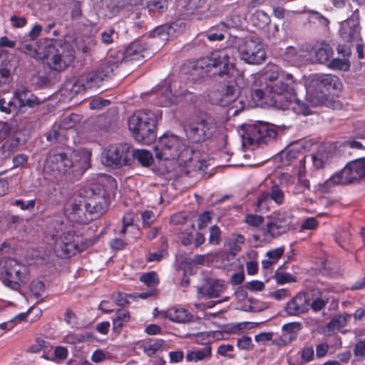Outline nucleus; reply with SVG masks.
Masks as SVG:
<instances>
[{
    "label": "nucleus",
    "mask_w": 365,
    "mask_h": 365,
    "mask_svg": "<svg viewBox=\"0 0 365 365\" xmlns=\"http://www.w3.org/2000/svg\"><path fill=\"white\" fill-rule=\"evenodd\" d=\"M301 329V324L299 322L288 323L282 327L284 343H291L297 337L298 331Z\"/></svg>",
    "instance_id": "obj_33"
},
{
    "label": "nucleus",
    "mask_w": 365,
    "mask_h": 365,
    "mask_svg": "<svg viewBox=\"0 0 365 365\" xmlns=\"http://www.w3.org/2000/svg\"><path fill=\"white\" fill-rule=\"evenodd\" d=\"M122 58L119 62L125 61H140L149 57L150 52L148 51L145 44L141 41H135L131 43L121 55Z\"/></svg>",
    "instance_id": "obj_21"
},
{
    "label": "nucleus",
    "mask_w": 365,
    "mask_h": 365,
    "mask_svg": "<svg viewBox=\"0 0 365 365\" xmlns=\"http://www.w3.org/2000/svg\"><path fill=\"white\" fill-rule=\"evenodd\" d=\"M300 82L292 74L282 73L277 82L267 84L275 104L279 107L287 106L294 98Z\"/></svg>",
    "instance_id": "obj_8"
},
{
    "label": "nucleus",
    "mask_w": 365,
    "mask_h": 365,
    "mask_svg": "<svg viewBox=\"0 0 365 365\" xmlns=\"http://www.w3.org/2000/svg\"><path fill=\"white\" fill-rule=\"evenodd\" d=\"M129 312L119 309L115 313V317L113 319V329L116 333H120L123 325L130 320Z\"/></svg>",
    "instance_id": "obj_37"
},
{
    "label": "nucleus",
    "mask_w": 365,
    "mask_h": 365,
    "mask_svg": "<svg viewBox=\"0 0 365 365\" xmlns=\"http://www.w3.org/2000/svg\"><path fill=\"white\" fill-rule=\"evenodd\" d=\"M329 300V297H319L314 299L313 302L309 304V307H311L314 312H317L324 308Z\"/></svg>",
    "instance_id": "obj_52"
},
{
    "label": "nucleus",
    "mask_w": 365,
    "mask_h": 365,
    "mask_svg": "<svg viewBox=\"0 0 365 365\" xmlns=\"http://www.w3.org/2000/svg\"><path fill=\"white\" fill-rule=\"evenodd\" d=\"M276 136L277 131L272 125L258 122L246 126L245 132L242 135V143L245 146L249 145L255 148L262 144L273 141Z\"/></svg>",
    "instance_id": "obj_9"
},
{
    "label": "nucleus",
    "mask_w": 365,
    "mask_h": 365,
    "mask_svg": "<svg viewBox=\"0 0 365 365\" xmlns=\"http://www.w3.org/2000/svg\"><path fill=\"white\" fill-rule=\"evenodd\" d=\"M221 98L219 99V103L222 106H228L234 102L239 95L240 91L236 88L232 81H227V83L222 87Z\"/></svg>",
    "instance_id": "obj_27"
},
{
    "label": "nucleus",
    "mask_w": 365,
    "mask_h": 365,
    "mask_svg": "<svg viewBox=\"0 0 365 365\" xmlns=\"http://www.w3.org/2000/svg\"><path fill=\"white\" fill-rule=\"evenodd\" d=\"M45 289L44 283L38 279L33 280L30 284V292L36 299L43 296Z\"/></svg>",
    "instance_id": "obj_44"
},
{
    "label": "nucleus",
    "mask_w": 365,
    "mask_h": 365,
    "mask_svg": "<svg viewBox=\"0 0 365 365\" xmlns=\"http://www.w3.org/2000/svg\"><path fill=\"white\" fill-rule=\"evenodd\" d=\"M274 279L277 283L279 284H284L285 283L296 281L295 277L292 274L283 272H276Z\"/></svg>",
    "instance_id": "obj_53"
},
{
    "label": "nucleus",
    "mask_w": 365,
    "mask_h": 365,
    "mask_svg": "<svg viewBox=\"0 0 365 365\" xmlns=\"http://www.w3.org/2000/svg\"><path fill=\"white\" fill-rule=\"evenodd\" d=\"M173 31L172 26L168 25H162L156 27L151 31L150 36L155 38L158 37L162 41L168 40L171 32Z\"/></svg>",
    "instance_id": "obj_42"
},
{
    "label": "nucleus",
    "mask_w": 365,
    "mask_h": 365,
    "mask_svg": "<svg viewBox=\"0 0 365 365\" xmlns=\"http://www.w3.org/2000/svg\"><path fill=\"white\" fill-rule=\"evenodd\" d=\"M165 341L160 339L150 340L143 345V351L148 356L153 355L163 349Z\"/></svg>",
    "instance_id": "obj_39"
},
{
    "label": "nucleus",
    "mask_w": 365,
    "mask_h": 365,
    "mask_svg": "<svg viewBox=\"0 0 365 365\" xmlns=\"http://www.w3.org/2000/svg\"><path fill=\"white\" fill-rule=\"evenodd\" d=\"M334 52L331 46L325 42L317 43L311 51V55L314 61L324 63L330 59Z\"/></svg>",
    "instance_id": "obj_26"
},
{
    "label": "nucleus",
    "mask_w": 365,
    "mask_h": 365,
    "mask_svg": "<svg viewBox=\"0 0 365 365\" xmlns=\"http://www.w3.org/2000/svg\"><path fill=\"white\" fill-rule=\"evenodd\" d=\"M81 192H83L86 205H87L91 216H95L96 218L106 211L108 202L104 190H99L96 192L94 187H92L88 190H81Z\"/></svg>",
    "instance_id": "obj_17"
},
{
    "label": "nucleus",
    "mask_w": 365,
    "mask_h": 365,
    "mask_svg": "<svg viewBox=\"0 0 365 365\" xmlns=\"http://www.w3.org/2000/svg\"><path fill=\"white\" fill-rule=\"evenodd\" d=\"M78 120V115L76 114H71L69 116H66L61 122L59 127L63 130L71 128L74 126L75 123Z\"/></svg>",
    "instance_id": "obj_55"
},
{
    "label": "nucleus",
    "mask_w": 365,
    "mask_h": 365,
    "mask_svg": "<svg viewBox=\"0 0 365 365\" xmlns=\"http://www.w3.org/2000/svg\"><path fill=\"white\" fill-rule=\"evenodd\" d=\"M280 108L282 109L290 108L297 114H302L304 115L311 114V109L309 108V106L304 101L296 98V96L292 100V102H289L287 106Z\"/></svg>",
    "instance_id": "obj_36"
},
{
    "label": "nucleus",
    "mask_w": 365,
    "mask_h": 365,
    "mask_svg": "<svg viewBox=\"0 0 365 365\" xmlns=\"http://www.w3.org/2000/svg\"><path fill=\"white\" fill-rule=\"evenodd\" d=\"M287 231L284 227L270 219L265 227L262 228L263 240L264 242H270Z\"/></svg>",
    "instance_id": "obj_28"
},
{
    "label": "nucleus",
    "mask_w": 365,
    "mask_h": 365,
    "mask_svg": "<svg viewBox=\"0 0 365 365\" xmlns=\"http://www.w3.org/2000/svg\"><path fill=\"white\" fill-rule=\"evenodd\" d=\"M115 34V29L110 28L101 34V42L106 45L113 42V36Z\"/></svg>",
    "instance_id": "obj_60"
},
{
    "label": "nucleus",
    "mask_w": 365,
    "mask_h": 365,
    "mask_svg": "<svg viewBox=\"0 0 365 365\" xmlns=\"http://www.w3.org/2000/svg\"><path fill=\"white\" fill-rule=\"evenodd\" d=\"M130 238V235L129 234L120 235L119 237L112 239L110 241L109 245L113 250H122L128 244Z\"/></svg>",
    "instance_id": "obj_43"
},
{
    "label": "nucleus",
    "mask_w": 365,
    "mask_h": 365,
    "mask_svg": "<svg viewBox=\"0 0 365 365\" xmlns=\"http://www.w3.org/2000/svg\"><path fill=\"white\" fill-rule=\"evenodd\" d=\"M329 68L339 71H347L349 69L350 63L347 58H334L329 65Z\"/></svg>",
    "instance_id": "obj_46"
},
{
    "label": "nucleus",
    "mask_w": 365,
    "mask_h": 365,
    "mask_svg": "<svg viewBox=\"0 0 365 365\" xmlns=\"http://www.w3.org/2000/svg\"><path fill=\"white\" fill-rule=\"evenodd\" d=\"M84 340L83 334L69 333L63 337V341L66 344H76Z\"/></svg>",
    "instance_id": "obj_58"
},
{
    "label": "nucleus",
    "mask_w": 365,
    "mask_h": 365,
    "mask_svg": "<svg viewBox=\"0 0 365 365\" xmlns=\"http://www.w3.org/2000/svg\"><path fill=\"white\" fill-rule=\"evenodd\" d=\"M143 225L150 227L155 220V215L150 210H145L142 213Z\"/></svg>",
    "instance_id": "obj_63"
},
{
    "label": "nucleus",
    "mask_w": 365,
    "mask_h": 365,
    "mask_svg": "<svg viewBox=\"0 0 365 365\" xmlns=\"http://www.w3.org/2000/svg\"><path fill=\"white\" fill-rule=\"evenodd\" d=\"M65 136L64 130L60 128L58 130L53 129L46 136L49 142L61 141Z\"/></svg>",
    "instance_id": "obj_59"
},
{
    "label": "nucleus",
    "mask_w": 365,
    "mask_h": 365,
    "mask_svg": "<svg viewBox=\"0 0 365 365\" xmlns=\"http://www.w3.org/2000/svg\"><path fill=\"white\" fill-rule=\"evenodd\" d=\"M13 101L16 113H24L27 108H34L40 103V100L26 87H21L14 92Z\"/></svg>",
    "instance_id": "obj_19"
},
{
    "label": "nucleus",
    "mask_w": 365,
    "mask_h": 365,
    "mask_svg": "<svg viewBox=\"0 0 365 365\" xmlns=\"http://www.w3.org/2000/svg\"><path fill=\"white\" fill-rule=\"evenodd\" d=\"M285 200V195L279 185L273 184L269 191L260 193L255 202V211L264 212L269 210V205L274 202L277 205H282Z\"/></svg>",
    "instance_id": "obj_18"
},
{
    "label": "nucleus",
    "mask_w": 365,
    "mask_h": 365,
    "mask_svg": "<svg viewBox=\"0 0 365 365\" xmlns=\"http://www.w3.org/2000/svg\"><path fill=\"white\" fill-rule=\"evenodd\" d=\"M132 158L145 168L150 166L153 162L152 153L144 149L131 150V158Z\"/></svg>",
    "instance_id": "obj_34"
},
{
    "label": "nucleus",
    "mask_w": 365,
    "mask_h": 365,
    "mask_svg": "<svg viewBox=\"0 0 365 365\" xmlns=\"http://www.w3.org/2000/svg\"><path fill=\"white\" fill-rule=\"evenodd\" d=\"M86 90L84 84L82 83L81 78L79 77L75 82L66 83L61 92L63 96H66L68 99L71 100L77 95L84 92Z\"/></svg>",
    "instance_id": "obj_29"
},
{
    "label": "nucleus",
    "mask_w": 365,
    "mask_h": 365,
    "mask_svg": "<svg viewBox=\"0 0 365 365\" xmlns=\"http://www.w3.org/2000/svg\"><path fill=\"white\" fill-rule=\"evenodd\" d=\"M13 205L19 207L22 210H31L36 205V200H29L26 202L22 199H18L13 202Z\"/></svg>",
    "instance_id": "obj_57"
},
{
    "label": "nucleus",
    "mask_w": 365,
    "mask_h": 365,
    "mask_svg": "<svg viewBox=\"0 0 365 365\" xmlns=\"http://www.w3.org/2000/svg\"><path fill=\"white\" fill-rule=\"evenodd\" d=\"M217 129L215 118L210 114L203 113L195 117L188 125L187 133L195 143L209 139Z\"/></svg>",
    "instance_id": "obj_12"
},
{
    "label": "nucleus",
    "mask_w": 365,
    "mask_h": 365,
    "mask_svg": "<svg viewBox=\"0 0 365 365\" xmlns=\"http://www.w3.org/2000/svg\"><path fill=\"white\" fill-rule=\"evenodd\" d=\"M155 95V100L154 103L159 106L167 107L178 102V98L185 93H173L170 86L166 83L158 86V87L151 92L150 96Z\"/></svg>",
    "instance_id": "obj_20"
},
{
    "label": "nucleus",
    "mask_w": 365,
    "mask_h": 365,
    "mask_svg": "<svg viewBox=\"0 0 365 365\" xmlns=\"http://www.w3.org/2000/svg\"><path fill=\"white\" fill-rule=\"evenodd\" d=\"M319 225V222L315 217H308L302 222L301 230H314Z\"/></svg>",
    "instance_id": "obj_62"
},
{
    "label": "nucleus",
    "mask_w": 365,
    "mask_h": 365,
    "mask_svg": "<svg viewBox=\"0 0 365 365\" xmlns=\"http://www.w3.org/2000/svg\"><path fill=\"white\" fill-rule=\"evenodd\" d=\"M237 346L240 349L250 351L253 348V344L251 337L243 336L237 339Z\"/></svg>",
    "instance_id": "obj_56"
},
{
    "label": "nucleus",
    "mask_w": 365,
    "mask_h": 365,
    "mask_svg": "<svg viewBox=\"0 0 365 365\" xmlns=\"http://www.w3.org/2000/svg\"><path fill=\"white\" fill-rule=\"evenodd\" d=\"M91 152L74 151L70 155L63 151L51 150L45 160L44 178L56 182L64 180L73 167L84 170L89 167Z\"/></svg>",
    "instance_id": "obj_3"
},
{
    "label": "nucleus",
    "mask_w": 365,
    "mask_h": 365,
    "mask_svg": "<svg viewBox=\"0 0 365 365\" xmlns=\"http://www.w3.org/2000/svg\"><path fill=\"white\" fill-rule=\"evenodd\" d=\"M46 238L59 257H69L86 248L81 237L75 235L72 232H63V224L60 220L49 225Z\"/></svg>",
    "instance_id": "obj_4"
},
{
    "label": "nucleus",
    "mask_w": 365,
    "mask_h": 365,
    "mask_svg": "<svg viewBox=\"0 0 365 365\" xmlns=\"http://www.w3.org/2000/svg\"><path fill=\"white\" fill-rule=\"evenodd\" d=\"M137 215L134 212L128 211L125 213L122 218V227L118 231L119 235H130L131 239L137 238L139 233L138 227L135 225Z\"/></svg>",
    "instance_id": "obj_24"
},
{
    "label": "nucleus",
    "mask_w": 365,
    "mask_h": 365,
    "mask_svg": "<svg viewBox=\"0 0 365 365\" xmlns=\"http://www.w3.org/2000/svg\"><path fill=\"white\" fill-rule=\"evenodd\" d=\"M360 135L362 141H359L356 140H349L345 143L346 146L349 147L350 148L354 150H365V137L364 136L363 130L362 133H361Z\"/></svg>",
    "instance_id": "obj_54"
},
{
    "label": "nucleus",
    "mask_w": 365,
    "mask_h": 365,
    "mask_svg": "<svg viewBox=\"0 0 365 365\" xmlns=\"http://www.w3.org/2000/svg\"><path fill=\"white\" fill-rule=\"evenodd\" d=\"M341 83L339 78L331 74L315 76L306 86V99L310 106H317L327 100L330 89H339Z\"/></svg>",
    "instance_id": "obj_7"
},
{
    "label": "nucleus",
    "mask_w": 365,
    "mask_h": 365,
    "mask_svg": "<svg viewBox=\"0 0 365 365\" xmlns=\"http://www.w3.org/2000/svg\"><path fill=\"white\" fill-rule=\"evenodd\" d=\"M224 283L219 279H210L205 285L197 289L198 298L207 299L220 297L224 290Z\"/></svg>",
    "instance_id": "obj_22"
},
{
    "label": "nucleus",
    "mask_w": 365,
    "mask_h": 365,
    "mask_svg": "<svg viewBox=\"0 0 365 365\" xmlns=\"http://www.w3.org/2000/svg\"><path fill=\"white\" fill-rule=\"evenodd\" d=\"M339 33L344 41L351 42L355 41L359 36L358 24L350 19L344 21L341 24Z\"/></svg>",
    "instance_id": "obj_25"
},
{
    "label": "nucleus",
    "mask_w": 365,
    "mask_h": 365,
    "mask_svg": "<svg viewBox=\"0 0 365 365\" xmlns=\"http://www.w3.org/2000/svg\"><path fill=\"white\" fill-rule=\"evenodd\" d=\"M155 153L159 160H179V164L192 159V151L185 145V140L171 133H165L158 139Z\"/></svg>",
    "instance_id": "obj_6"
},
{
    "label": "nucleus",
    "mask_w": 365,
    "mask_h": 365,
    "mask_svg": "<svg viewBox=\"0 0 365 365\" xmlns=\"http://www.w3.org/2000/svg\"><path fill=\"white\" fill-rule=\"evenodd\" d=\"M65 209L71 220L78 223L86 224L95 218L91 215L81 192L66 205Z\"/></svg>",
    "instance_id": "obj_16"
},
{
    "label": "nucleus",
    "mask_w": 365,
    "mask_h": 365,
    "mask_svg": "<svg viewBox=\"0 0 365 365\" xmlns=\"http://www.w3.org/2000/svg\"><path fill=\"white\" fill-rule=\"evenodd\" d=\"M309 308V301L306 294H298L287 302L286 312L290 316H297L307 312Z\"/></svg>",
    "instance_id": "obj_23"
},
{
    "label": "nucleus",
    "mask_w": 365,
    "mask_h": 365,
    "mask_svg": "<svg viewBox=\"0 0 365 365\" xmlns=\"http://www.w3.org/2000/svg\"><path fill=\"white\" fill-rule=\"evenodd\" d=\"M19 49L31 57L43 61L49 68L62 71L74 61V50L67 43L41 41L36 43L23 42Z\"/></svg>",
    "instance_id": "obj_2"
},
{
    "label": "nucleus",
    "mask_w": 365,
    "mask_h": 365,
    "mask_svg": "<svg viewBox=\"0 0 365 365\" xmlns=\"http://www.w3.org/2000/svg\"><path fill=\"white\" fill-rule=\"evenodd\" d=\"M140 280L148 287H155L159 283V279L157 274L155 272H150L143 274Z\"/></svg>",
    "instance_id": "obj_47"
},
{
    "label": "nucleus",
    "mask_w": 365,
    "mask_h": 365,
    "mask_svg": "<svg viewBox=\"0 0 365 365\" xmlns=\"http://www.w3.org/2000/svg\"><path fill=\"white\" fill-rule=\"evenodd\" d=\"M217 27L220 29V32H212V31H210L207 34V38L210 41H222L225 38V34L227 29V26L225 24L221 23L217 26Z\"/></svg>",
    "instance_id": "obj_48"
},
{
    "label": "nucleus",
    "mask_w": 365,
    "mask_h": 365,
    "mask_svg": "<svg viewBox=\"0 0 365 365\" xmlns=\"http://www.w3.org/2000/svg\"><path fill=\"white\" fill-rule=\"evenodd\" d=\"M166 317L178 323H186L192 319V315L183 308H170L166 312Z\"/></svg>",
    "instance_id": "obj_30"
},
{
    "label": "nucleus",
    "mask_w": 365,
    "mask_h": 365,
    "mask_svg": "<svg viewBox=\"0 0 365 365\" xmlns=\"http://www.w3.org/2000/svg\"><path fill=\"white\" fill-rule=\"evenodd\" d=\"M245 242V237L240 234L234 233L231 235L228 245L230 252L232 255H235L242 250V245Z\"/></svg>",
    "instance_id": "obj_41"
},
{
    "label": "nucleus",
    "mask_w": 365,
    "mask_h": 365,
    "mask_svg": "<svg viewBox=\"0 0 365 365\" xmlns=\"http://www.w3.org/2000/svg\"><path fill=\"white\" fill-rule=\"evenodd\" d=\"M150 11L162 14L168 9L167 0H151L148 4Z\"/></svg>",
    "instance_id": "obj_45"
},
{
    "label": "nucleus",
    "mask_w": 365,
    "mask_h": 365,
    "mask_svg": "<svg viewBox=\"0 0 365 365\" xmlns=\"http://www.w3.org/2000/svg\"><path fill=\"white\" fill-rule=\"evenodd\" d=\"M101 160L104 165L113 168L130 165L131 148L127 143L111 145L102 152Z\"/></svg>",
    "instance_id": "obj_14"
},
{
    "label": "nucleus",
    "mask_w": 365,
    "mask_h": 365,
    "mask_svg": "<svg viewBox=\"0 0 365 365\" xmlns=\"http://www.w3.org/2000/svg\"><path fill=\"white\" fill-rule=\"evenodd\" d=\"M365 178V158L349 162L341 171L332 175L324 183L326 189Z\"/></svg>",
    "instance_id": "obj_10"
},
{
    "label": "nucleus",
    "mask_w": 365,
    "mask_h": 365,
    "mask_svg": "<svg viewBox=\"0 0 365 365\" xmlns=\"http://www.w3.org/2000/svg\"><path fill=\"white\" fill-rule=\"evenodd\" d=\"M211 354V346H205L202 349L189 351L186 355V360L191 362H197L199 361L210 358Z\"/></svg>",
    "instance_id": "obj_35"
},
{
    "label": "nucleus",
    "mask_w": 365,
    "mask_h": 365,
    "mask_svg": "<svg viewBox=\"0 0 365 365\" xmlns=\"http://www.w3.org/2000/svg\"><path fill=\"white\" fill-rule=\"evenodd\" d=\"M160 117L158 110H138L128 118V129L135 140L149 145L156 138V126Z\"/></svg>",
    "instance_id": "obj_5"
},
{
    "label": "nucleus",
    "mask_w": 365,
    "mask_h": 365,
    "mask_svg": "<svg viewBox=\"0 0 365 365\" xmlns=\"http://www.w3.org/2000/svg\"><path fill=\"white\" fill-rule=\"evenodd\" d=\"M161 241L163 245V247L162 248V250H160L159 251L149 253L148 255V257H147V260L148 262L160 261L167 254V252H166L167 241L165 238H161Z\"/></svg>",
    "instance_id": "obj_50"
},
{
    "label": "nucleus",
    "mask_w": 365,
    "mask_h": 365,
    "mask_svg": "<svg viewBox=\"0 0 365 365\" xmlns=\"http://www.w3.org/2000/svg\"><path fill=\"white\" fill-rule=\"evenodd\" d=\"M221 240V231L217 225H213L210 228L209 244L217 245Z\"/></svg>",
    "instance_id": "obj_51"
},
{
    "label": "nucleus",
    "mask_w": 365,
    "mask_h": 365,
    "mask_svg": "<svg viewBox=\"0 0 365 365\" xmlns=\"http://www.w3.org/2000/svg\"><path fill=\"white\" fill-rule=\"evenodd\" d=\"M119 61H115L111 56L106 61L93 71L83 73L80 77L86 89L99 88L106 78L110 77L113 71L118 67Z\"/></svg>",
    "instance_id": "obj_13"
},
{
    "label": "nucleus",
    "mask_w": 365,
    "mask_h": 365,
    "mask_svg": "<svg viewBox=\"0 0 365 365\" xmlns=\"http://www.w3.org/2000/svg\"><path fill=\"white\" fill-rule=\"evenodd\" d=\"M234 51L227 48L222 51H216L210 56L201 58L188 66V78L195 81L205 76L218 75L226 77L232 81L236 88H240L247 85L244 73L235 70L234 64Z\"/></svg>",
    "instance_id": "obj_1"
},
{
    "label": "nucleus",
    "mask_w": 365,
    "mask_h": 365,
    "mask_svg": "<svg viewBox=\"0 0 365 365\" xmlns=\"http://www.w3.org/2000/svg\"><path fill=\"white\" fill-rule=\"evenodd\" d=\"M347 314H338L334 316L327 324L322 332L327 335H331L340 329L344 327L347 324Z\"/></svg>",
    "instance_id": "obj_31"
},
{
    "label": "nucleus",
    "mask_w": 365,
    "mask_h": 365,
    "mask_svg": "<svg viewBox=\"0 0 365 365\" xmlns=\"http://www.w3.org/2000/svg\"><path fill=\"white\" fill-rule=\"evenodd\" d=\"M1 272L5 275L4 283L14 290H18L21 284L26 283L29 269L26 266L15 259L9 258L0 262Z\"/></svg>",
    "instance_id": "obj_11"
},
{
    "label": "nucleus",
    "mask_w": 365,
    "mask_h": 365,
    "mask_svg": "<svg viewBox=\"0 0 365 365\" xmlns=\"http://www.w3.org/2000/svg\"><path fill=\"white\" fill-rule=\"evenodd\" d=\"M237 51L242 60L250 64H261L266 58V52L261 42L252 39L240 40Z\"/></svg>",
    "instance_id": "obj_15"
},
{
    "label": "nucleus",
    "mask_w": 365,
    "mask_h": 365,
    "mask_svg": "<svg viewBox=\"0 0 365 365\" xmlns=\"http://www.w3.org/2000/svg\"><path fill=\"white\" fill-rule=\"evenodd\" d=\"M298 354L302 359V361L306 363L311 362L314 359V350L312 346H304L299 352Z\"/></svg>",
    "instance_id": "obj_49"
},
{
    "label": "nucleus",
    "mask_w": 365,
    "mask_h": 365,
    "mask_svg": "<svg viewBox=\"0 0 365 365\" xmlns=\"http://www.w3.org/2000/svg\"><path fill=\"white\" fill-rule=\"evenodd\" d=\"M286 71H283L277 65H268L264 68V72L262 73L260 79L265 82L269 81L270 84L277 82L281 78L282 73Z\"/></svg>",
    "instance_id": "obj_32"
},
{
    "label": "nucleus",
    "mask_w": 365,
    "mask_h": 365,
    "mask_svg": "<svg viewBox=\"0 0 365 365\" xmlns=\"http://www.w3.org/2000/svg\"><path fill=\"white\" fill-rule=\"evenodd\" d=\"M354 354L356 357L361 358L365 356V341L360 340L359 341L354 348Z\"/></svg>",
    "instance_id": "obj_64"
},
{
    "label": "nucleus",
    "mask_w": 365,
    "mask_h": 365,
    "mask_svg": "<svg viewBox=\"0 0 365 365\" xmlns=\"http://www.w3.org/2000/svg\"><path fill=\"white\" fill-rule=\"evenodd\" d=\"M252 24L259 29L265 28L270 23L269 16L262 10H257L252 16Z\"/></svg>",
    "instance_id": "obj_38"
},
{
    "label": "nucleus",
    "mask_w": 365,
    "mask_h": 365,
    "mask_svg": "<svg viewBox=\"0 0 365 365\" xmlns=\"http://www.w3.org/2000/svg\"><path fill=\"white\" fill-rule=\"evenodd\" d=\"M271 219L279 225L284 227L286 230H289L292 222V215L289 212L279 210L274 213Z\"/></svg>",
    "instance_id": "obj_40"
},
{
    "label": "nucleus",
    "mask_w": 365,
    "mask_h": 365,
    "mask_svg": "<svg viewBox=\"0 0 365 365\" xmlns=\"http://www.w3.org/2000/svg\"><path fill=\"white\" fill-rule=\"evenodd\" d=\"M263 217L258 215L249 214L245 217V222L250 226L258 227L263 222Z\"/></svg>",
    "instance_id": "obj_61"
}]
</instances>
